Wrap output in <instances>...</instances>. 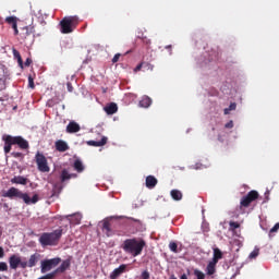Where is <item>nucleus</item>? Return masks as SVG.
Returning a JSON list of instances; mask_svg holds the SVG:
<instances>
[{
	"label": "nucleus",
	"mask_w": 279,
	"mask_h": 279,
	"mask_svg": "<svg viewBox=\"0 0 279 279\" xmlns=\"http://www.w3.org/2000/svg\"><path fill=\"white\" fill-rule=\"evenodd\" d=\"M279 230V222H277L271 229H270V234Z\"/></svg>",
	"instance_id": "45"
},
{
	"label": "nucleus",
	"mask_w": 279,
	"mask_h": 279,
	"mask_svg": "<svg viewBox=\"0 0 279 279\" xmlns=\"http://www.w3.org/2000/svg\"><path fill=\"white\" fill-rule=\"evenodd\" d=\"M170 195L175 202H180V199H182V192H180L179 190H172L170 192Z\"/></svg>",
	"instance_id": "28"
},
{
	"label": "nucleus",
	"mask_w": 279,
	"mask_h": 279,
	"mask_svg": "<svg viewBox=\"0 0 279 279\" xmlns=\"http://www.w3.org/2000/svg\"><path fill=\"white\" fill-rule=\"evenodd\" d=\"M13 145H17L20 149H29V142L23 136H13Z\"/></svg>",
	"instance_id": "10"
},
{
	"label": "nucleus",
	"mask_w": 279,
	"mask_h": 279,
	"mask_svg": "<svg viewBox=\"0 0 279 279\" xmlns=\"http://www.w3.org/2000/svg\"><path fill=\"white\" fill-rule=\"evenodd\" d=\"M158 184V179L154 175L146 177V187L147 189H156V185Z\"/></svg>",
	"instance_id": "20"
},
{
	"label": "nucleus",
	"mask_w": 279,
	"mask_h": 279,
	"mask_svg": "<svg viewBox=\"0 0 279 279\" xmlns=\"http://www.w3.org/2000/svg\"><path fill=\"white\" fill-rule=\"evenodd\" d=\"M19 267H21L22 269H27V267H29V263L28 262H22L20 259V266Z\"/></svg>",
	"instance_id": "40"
},
{
	"label": "nucleus",
	"mask_w": 279,
	"mask_h": 279,
	"mask_svg": "<svg viewBox=\"0 0 279 279\" xmlns=\"http://www.w3.org/2000/svg\"><path fill=\"white\" fill-rule=\"evenodd\" d=\"M229 226H230V230H236V228H241V225L234 221L229 222Z\"/></svg>",
	"instance_id": "35"
},
{
	"label": "nucleus",
	"mask_w": 279,
	"mask_h": 279,
	"mask_svg": "<svg viewBox=\"0 0 279 279\" xmlns=\"http://www.w3.org/2000/svg\"><path fill=\"white\" fill-rule=\"evenodd\" d=\"M82 130V128L77 124V122L75 121H71L68 125H66V132L68 134H75L77 132H80Z\"/></svg>",
	"instance_id": "15"
},
{
	"label": "nucleus",
	"mask_w": 279,
	"mask_h": 279,
	"mask_svg": "<svg viewBox=\"0 0 279 279\" xmlns=\"http://www.w3.org/2000/svg\"><path fill=\"white\" fill-rule=\"evenodd\" d=\"M225 128L227 130H232V128H234V122L233 121H229L228 123L225 124Z\"/></svg>",
	"instance_id": "41"
},
{
	"label": "nucleus",
	"mask_w": 279,
	"mask_h": 279,
	"mask_svg": "<svg viewBox=\"0 0 279 279\" xmlns=\"http://www.w3.org/2000/svg\"><path fill=\"white\" fill-rule=\"evenodd\" d=\"M2 234H3V230L0 227V239H1Z\"/></svg>",
	"instance_id": "55"
},
{
	"label": "nucleus",
	"mask_w": 279,
	"mask_h": 279,
	"mask_svg": "<svg viewBox=\"0 0 279 279\" xmlns=\"http://www.w3.org/2000/svg\"><path fill=\"white\" fill-rule=\"evenodd\" d=\"M142 279H149V271L144 270V271L142 272Z\"/></svg>",
	"instance_id": "43"
},
{
	"label": "nucleus",
	"mask_w": 279,
	"mask_h": 279,
	"mask_svg": "<svg viewBox=\"0 0 279 279\" xmlns=\"http://www.w3.org/2000/svg\"><path fill=\"white\" fill-rule=\"evenodd\" d=\"M71 268V259H64L61 265L54 269L51 274H53L54 278L57 274H64L68 269Z\"/></svg>",
	"instance_id": "12"
},
{
	"label": "nucleus",
	"mask_w": 279,
	"mask_h": 279,
	"mask_svg": "<svg viewBox=\"0 0 279 279\" xmlns=\"http://www.w3.org/2000/svg\"><path fill=\"white\" fill-rule=\"evenodd\" d=\"M12 156H13V158H23V153L13 151Z\"/></svg>",
	"instance_id": "42"
},
{
	"label": "nucleus",
	"mask_w": 279,
	"mask_h": 279,
	"mask_svg": "<svg viewBox=\"0 0 279 279\" xmlns=\"http://www.w3.org/2000/svg\"><path fill=\"white\" fill-rule=\"evenodd\" d=\"M0 271H8V264L5 262H0Z\"/></svg>",
	"instance_id": "38"
},
{
	"label": "nucleus",
	"mask_w": 279,
	"mask_h": 279,
	"mask_svg": "<svg viewBox=\"0 0 279 279\" xmlns=\"http://www.w3.org/2000/svg\"><path fill=\"white\" fill-rule=\"evenodd\" d=\"M223 258V253L219 248H214V257L211 259L213 263H219Z\"/></svg>",
	"instance_id": "24"
},
{
	"label": "nucleus",
	"mask_w": 279,
	"mask_h": 279,
	"mask_svg": "<svg viewBox=\"0 0 279 279\" xmlns=\"http://www.w3.org/2000/svg\"><path fill=\"white\" fill-rule=\"evenodd\" d=\"M2 197H9V199H22L26 206L32 204H38L39 197L38 194H34L33 197H29V194L24 193L23 191L16 187H10L5 193L2 194Z\"/></svg>",
	"instance_id": "2"
},
{
	"label": "nucleus",
	"mask_w": 279,
	"mask_h": 279,
	"mask_svg": "<svg viewBox=\"0 0 279 279\" xmlns=\"http://www.w3.org/2000/svg\"><path fill=\"white\" fill-rule=\"evenodd\" d=\"M8 80H10V73L4 65L0 64V90H5L8 87Z\"/></svg>",
	"instance_id": "9"
},
{
	"label": "nucleus",
	"mask_w": 279,
	"mask_h": 279,
	"mask_svg": "<svg viewBox=\"0 0 279 279\" xmlns=\"http://www.w3.org/2000/svg\"><path fill=\"white\" fill-rule=\"evenodd\" d=\"M258 254H259V250H258V248H255V250L248 255V257H250V258H256V257H258Z\"/></svg>",
	"instance_id": "37"
},
{
	"label": "nucleus",
	"mask_w": 279,
	"mask_h": 279,
	"mask_svg": "<svg viewBox=\"0 0 279 279\" xmlns=\"http://www.w3.org/2000/svg\"><path fill=\"white\" fill-rule=\"evenodd\" d=\"M145 245L147 243L143 239H126L122 243V250L125 252V254H129L130 256H133V258H136V256H141L143 254V250H145Z\"/></svg>",
	"instance_id": "1"
},
{
	"label": "nucleus",
	"mask_w": 279,
	"mask_h": 279,
	"mask_svg": "<svg viewBox=\"0 0 279 279\" xmlns=\"http://www.w3.org/2000/svg\"><path fill=\"white\" fill-rule=\"evenodd\" d=\"M17 23H19V22H15L14 24L11 25V27H12L13 31L19 29Z\"/></svg>",
	"instance_id": "51"
},
{
	"label": "nucleus",
	"mask_w": 279,
	"mask_h": 279,
	"mask_svg": "<svg viewBox=\"0 0 279 279\" xmlns=\"http://www.w3.org/2000/svg\"><path fill=\"white\" fill-rule=\"evenodd\" d=\"M144 45H151V40L147 37H143Z\"/></svg>",
	"instance_id": "47"
},
{
	"label": "nucleus",
	"mask_w": 279,
	"mask_h": 279,
	"mask_svg": "<svg viewBox=\"0 0 279 279\" xmlns=\"http://www.w3.org/2000/svg\"><path fill=\"white\" fill-rule=\"evenodd\" d=\"M2 141L4 142V154H10V151H12V145H14L13 136L3 135Z\"/></svg>",
	"instance_id": "11"
},
{
	"label": "nucleus",
	"mask_w": 279,
	"mask_h": 279,
	"mask_svg": "<svg viewBox=\"0 0 279 279\" xmlns=\"http://www.w3.org/2000/svg\"><path fill=\"white\" fill-rule=\"evenodd\" d=\"M194 276H196L197 279H205L206 275H204V272H202V270L195 269L194 270Z\"/></svg>",
	"instance_id": "33"
},
{
	"label": "nucleus",
	"mask_w": 279,
	"mask_h": 279,
	"mask_svg": "<svg viewBox=\"0 0 279 279\" xmlns=\"http://www.w3.org/2000/svg\"><path fill=\"white\" fill-rule=\"evenodd\" d=\"M71 178H77V174H70L65 169L61 172V182H66V180H71Z\"/></svg>",
	"instance_id": "26"
},
{
	"label": "nucleus",
	"mask_w": 279,
	"mask_h": 279,
	"mask_svg": "<svg viewBox=\"0 0 279 279\" xmlns=\"http://www.w3.org/2000/svg\"><path fill=\"white\" fill-rule=\"evenodd\" d=\"M0 279H3V278L0 277Z\"/></svg>",
	"instance_id": "58"
},
{
	"label": "nucleus",
	"mask_w": 279,
	"mask_h": 279,
	"mask_svg": "<svg viewBox=\"0 0 279 279\" xmlns=\"http://www.w3.org/2000/svg\"><path fill=\"white\" fill-rule=\"evenodd\" d=\"M35 162L37 165L38 171L41 173H49V171H51V168H49V162L47 161V157H45V155L40 151H37L35 155Z\"/></svg>",
	"instance_id": "6"
},
{
	"label": "nucleus",
	"mask_w": 279,
	"mask_h": 279,
	"mask_svg": "<svg viewBox=\"0 0 279 279\" xmlns=\"http://www.w3.org/2000/svg\"><path fill=\"white\" fill-rule=\"evenodd\" d=\"M102 232H105V234L107 236H112V229H110V222L109 221H105L102 225Z\"/></svg>",
	"instance_id": "27"
},
{
	"label": "nucleus",
	"mask_w": 279,
	"mask_h": 279,
	"mask_svg": "<svg viewBox=\"0 0 279 279\" xmlns=\"http://www.w3.org/2000/svg\"><path fill=\"white\" fill-rule=\"evenodd\" d=\"M260 195L258 194V191L252 190L247 193V195L243 196L240 201V208H250V204L252 202H256Z\"/></svg>",
	"instance_id": "7"
},
{
	"label": "nucleus",
	"mask_w": 279,
	"mask_h": 279,
	"mask_svg": "<svg viewBox=\"0 0 279 279\" xmlns=\"http://www.w3.org/2000/svg\"><path fill=\"white\" fill-rule=\"evenodd\" d=\"M5 23H8V25H14V23H19V17L16 16H8L5 17Z\"/></svg>",
	"instance_id": "31"
},
{
	"label": "nucleus",
	"mask_w": 279,
	"mask_h": 279,
	"mask_svg": "<svg viewBox=\"0 0 279 279\" xmlns=\"http://www.w3.org/2000/svg\"><path fill=\"white\" fill-rule=\"evenodd\" d=\"M21 33H19V28L14 29V36H19Z\"/></svg>",
	"instance_id": "52"
},
{
	"label": "nucleus",
	"mask_w": 279,
	"mask_h": 279,
	"mask_svg": "<svg viewBox=\"0 0 279 279\" xmlns=\"http://www.w3.org/2000/svg\"><path fill=\"white\" fill-rule=\"evenodd\" d=\"M231 110H236V102H231L229 108L225 109V114H230Z\"/></svg>",
	"instance_id": "32"
},
{
	"label": "nucleus",
	"mask_w": 279,
	"mask_h": 279,
	"mask_svg": "<svg viewBox=\"0 0 279 279\" xmlns=\"http://www.w3.org/2000/svg\"><path fill=\"white\" fill-rule=\"evenodd\" d=\"M125 269H128V265L122 264L118 268H116L111 274H110V279H117L121 274H125Z\"/></svg>",
	"instance_id": "14"
},
{
	"label": "nucleus",
	"mask_w": 279,
	"mask_h": 279,
	"mask_svg": "<svg viewBox=\"0 0 279 279\" xmlns=\"http://www.w3.org/2000/svg\"><path fill=\"white\" fill-rule=\"evenodd\" d=\"M36 29L34 26H24L21 28L17 39L22 45H34Z\"/></svg>",
	"instance_id": "4"
},
{
	"label": "nucleus",
	"mask_w": 279,
	"mask_h": 279,
	"mask_svg": "<svg viewBox=\"0 0 279 279\" xmlns=\"http://www.w3.org/2000/svg\"><path fill=\"white\" fill-rule=\"evenodd\" d=\"M121 58V53H116L111 60L113 64H117L119 62V59Z\"/></svg>",
	"instance_id": "39"
},
{
	"label": "nucleus",
	"mask_w": 279,
	"mask_h": 279,
	"mask_svg": "<svg viewBox=\"0 0 279 279\" xmlns=\"http://www.w3.org/2000/svg\"><path fill=\"white\" fill-rule=\"evenodd\" d=\"M131 219V221H135V222H140L141 220H138V219H134V218H130Z\"/></svg>",
	"instance_id": "54"
},
{
	"label": "nucleus",
	"mask_w": 279,
	"mask_h": 279,
	"mask_svg": "<svg viewBox=\"0 0 279 279\" xmlns=\"http://www.w3.org/2000/svg\"><path fill=\"white\" fill-rule=\"evenodd\" d=\"M180 279H189V277H186V274H183Z\"/></svg>",
	"instance_id": "53"
},
{
	"label": "nucleus",
	"mask_w": 279,
	"mask_h": 279,
	"mask_svg": "<svg viewBox=\"0 0 279 279\" xmlns=\"http://www.w3.org/2000/svg\"><path fill=\"white\" fill-rule=\"evenodd\" d=\"M169 247H170L171 252H174V254H178V243L170 242Z\"/></svg>",
	"instance_id": "34"
},
{
	"label": "nucleus",
	"mask_w": 279,
	"mask_h": 279,
	"mask_svg": "<svg viewBox=\"0 0 279 279\" xmlns=\"http://www.w3.org/2000/svg\"><path fill=\"white\" fill-rule=\"evenodd\" d=\"M27 182H29V179L23 175H15L11 179V184H22V186H26Z\"/></svg>",
	"instance_id": "16"
},
{
	"label": "nucleus",
	"mask_w": 279,
	"mask_h": 279,
	"mask_svg": "<svg viewBox=\"0 0 279 279\" xmlns=\"http://www.w3.org/2000/svg\"><path fill=\"white\" fill-rule=\"evenodd\" d=\"M58 195H60V193L57 194L56 189H53L50 197H58Z\"/></svg>",
	"instance_id": "49"
},
{
	"label": "nucleus",
	"mask_w": 279,
	"mask_h": 279,
	"mask_svg": "<svg viewBox=\"0 0 279 279\" xmlns=\"http://www.w3.org/2000/svg\"><path fill=\"white\" fill-rule=\"evenodd\" d=\"M74 169L77 171V173H82V171H84V163H82V160L76 159L74 161Z\"/></svg>",
	"instance_id": "30"
},
{
	"label": "nucleus",
	"mask_w": 279,
	"mask_h": 279,
	"mask_svg": "<svg viewBox=\"0 0 279 279\" xmlns=\"http://www.w3.org/2000/svg\"><path fill=\"white\" fill-rule=\"evenodd\" d=\"M32 62V58H27L26 61L24 62V66H31Z\"/></svg>",
	"instance_id": "46"
},
{
	"label": "nucleus",
	"mask_w": 279,
	"mask_h": 279,
	"mask_svg": "<svg viewBox=\"0 0 279 279\" xmlns=\"http://www.w3.org/2000/svg\"><path fill=\"white\" fill-rule=\"evenodd\" d=\"M5 256V252L3 251V247L0 246V258H3Z\"/></svg>",
	"instance_id": "50"
},
{
	"label": "nucleus",
	"mask_w": 279,
	"mask_h": 279,
	"mask_svg": "<svg viewBox=\"0 0 279 279\" xmlns=\"http://www.w3.org/2000/svg\"><path fill=\"white\" fill-rule=\"evenodd\" d=\"M128 53H132V50L126 51V52H125V56H128Z\"/></svg>",
	"instance_id": "57"
},
{
	"label": "nucleus",
	"mask_w": 279,
	"mask_h": 279,
	"mask_svg": "<svg viewBox=\"0 0 279 279\" xmlns=\"http://www.w3.org/2000/svg\"><path fill=\"white\" fill-rule=\"evenodd\" d=\"M217 271V263L215 262H209L207 267H206V274L207 276H214V274H216Z\"/></svg>",
	"instance_id": "22"
},
{
	"label": "nucleus",
	"mask_w": 279,
	"mask_h": 279,
	"mask_svg": "<svg viewBox=\"0 0 279 279\" xmlns=\"http://www.w3.org/2000/svg\"><path fill=\"white\" fill-rule=\"evenodd\" d=\"M166 49H171V45L166 46Z\"/></svg>",
	"instance_id": "56"
},
{
	"label": "nucleus",
	"mask_w": 279,
	"mask_h": 279,
	"mask_svg": "<svg viewBox=\"0 0 279 279\" xmlns=\"http://www.w3.org/2000/svg\"><path fill=\"white\" fill-rule=\"evenodd\" d=\"M66 88L69 93H73V84H71V82L66 83Z\"/></svg>",
	"instance_id": "44"
},
{
	"label": "nucleus",
	"mask_w": 279,
	"mask_h": 279,
	"mask_svg": "<svg viewBox=\"0 0 279 279\" xmlns=\"http://www.w3.org/2000/svg\"><path fill=\"white\" fill-rule=\"evenodd\" d=\"M13 57L15 58V60H17V63L21 66V69H23V58L21 57V52H19V50L14 48H13Z\"/></svg>",
	"instance_id": "29"
},
{
	"label": "nucleus",
	"mask_w": 279,
	"mask_h": 279,
	"mask_svg": "<svg viewBox=\"0 0 279 279\" xmlns=\"http://www.w3.org/2000/svg\"><path fill=\"white\" fill-rule=\"evenodd\" d=\"M142 69H144V71H154V65H151V63L149 62H141L134 69V73H138V71H141Z\"/></svg>",
	"instance_id": "17"
},
{
	"label": "nucleus",
	"mask_w": 279,
	"mask_h": 279,
	"mask_svg": "<svg viewBox=\"0 0 279 279\" xmlns=\"http://www.w3.org/2000/svg\"><path fill=\"white\" fill-rule=\"evenodd\" d=\"M10 99L9 95L0 96V101H8Z\"/></svg>",
	"instance_id": "48"
},
{
	"label": "nucleus",
	"mask_w": 279,
	"mask_h": 279,
	"mask_svg": "<svg viewBox=\"0 0 279 279\" xmlns=\"http://www.w3.org/2000/svg\"><path fill=\"white\" fill-rule=\"evenodd\" d=\"M38 260H40V255L38 253L31 255L28 259V267H36V265H38Z\"/></svg>",
	"instance_id": "23"
},
{
	"label": "nucleus",
	"mask_w": 279,
	"mask_h": 279,
	"mask_svg": "<svg viewBox=\"0 0 279 279\" xmlns=\"http://www.w3.org/2000/svg\"><path fill=\"white\" fill-rule=\"evenodd\" d=\"M21 256L13 254L9 257L10 269H19Z\"/></svg>",
	"instance_id": "13"
},
{
	"label": "nucleus",
	"mask_w": 279,
	"mask_h": 279,
	"mask_svg": "<svg viewBox=\"0 0 279 279\" xmlns=\"http://www.w3.org/2000/svg\"><path fill=\"white\" fill-rule=\"evenodd\" d=\"M149 106H151V98H149V96H144L140 100V107L141 108H149Z\"/></svg>",
	"instance_id": "25"
},
{
	"label": "nucleus",
	"mask_w": 279,
	"mask_h": 279,
	"mask_svg": "<svg viewBox=\"0 0 279 279\" xmlns=\"http://www.w3.org/2000/svg\"><path fill=\"white\" fill-rule=\"evenodd\" d=\"M105 112H107V114H116V112H118L119 110V107L117 106L116 102H111L109 105H107L105 108H104Z\"/></svg>",
	"instance_id": "21"
},
{
	"label": "nucleus",
	"mask_w": 279,
	"mask_h": 279,
	"mask_svg": "<svg viewBox=\"0 0 279 279\" xmlns=\"http://www.w3.org/2000/svg\"><path fill=\"white\" fill-rule=\"evenodd\" d=\"M108 143V137L102 136L101 141H88L87 145H89V147H104V145H106Z\"/></svg>",
	"instance_id": "19"
},
{
	"label": "nucleus",
	"mask_w": 279,
	"mask_h": 279,
	"mask_svg": "<svg viewBox=\"0 0 279 279\" xmlns=\"http://www.w3.org/2000/svg\"><path fill=\"white\" fill-rule=\"evenodd\" d=\"M28 88H36V85H34V77H32V75L28 76Z\"/></svg>",
	"instance_id": "36"
},
{
	"label": "nucleus",
	"mask_w": 279,
	"mask_h": 279,
	"mask_svg": "<svg viewBox=\"0 0 279 279\" xmlns=\"http://www.w3.org/2000/svg\"><path fill=\"white\" fill-rule=\"evenodd\" d=\"M54 147H56L57 151H61V153L69 151V144H66V142H64L62 140H58L54 143Z\"/></svg>",
	"instance_id": "18"
},
{
	"label": "nucleus",
	"mask_w": 279,
	"mask_h": 279,
	"mask_svg": "<svg viewBox=\"0 0 279 279\" xmlns=\"http://www.w3.org/2000/svg\"><path fill=\"white\" fill-rule=\"evenodd\" d=\"M61 263L62 258L60 257L41 260V274H47V271H51L53 267H58Z\"/></svg>",
	"instance_id": "8"
},
{
	"label": "nucleus",
	"mask_w": 279,
	"mask_h": 279,
	"mask_svg": "<svg viewBox=\"0 0 279 279\" xmlns=\"http://www.w3.org/2000/svg\"><path fill=\"white\" fill-rule=\"evenodd\" d=\"M62 229H57L52 232H45L39 238V243L43 247L54 246L60 243V239H62Z\"/></svg>",
	"instance_id": "3"
},
{
	"label": "nucleus",
	"mask_w": 279,
	"mask_h": 279,
	"mask_svg": "<svg viewBox=\"0 0 279 279\" xmlns=\"http://www.w3.org/2000/svg\"><path fill=\"white\" fill-rule=\"evenodd\" d=\"M78 24L80 17H77V15L63 17L60 22L61 34L73 33V29H75Z\"/></svg>",
	"instance_id": "5"
}]
</instances>
